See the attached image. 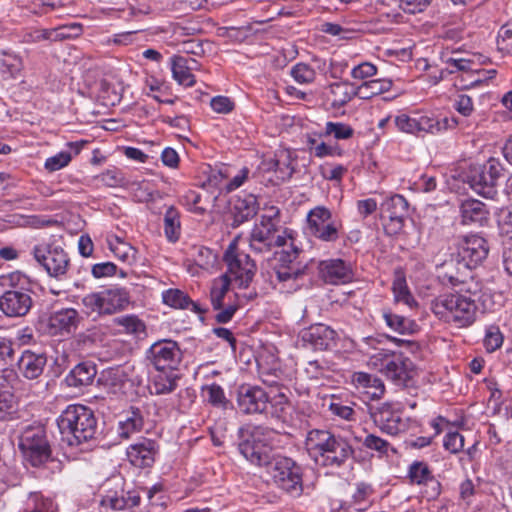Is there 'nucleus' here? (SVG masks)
Here are the masks:
<instances>
[{
    "label": "nucleus",
    "mask_w": 512,
    "mask_h": 512,
    "mask_svg": "<svg viewBox=\"0 0 512 512\" xmlns=\"http://www.w3.org/2000/svg\"><path fill=\"white\" fill-rule=\"evenodd\" d=\"M305 447L316 463L332 468L344 466L355 453L347 438L325 429L308 431Z\"/></svg>",
    "instance_id": "f257e3e1"
},
{
    "label": "nucleus",
    "mask_w": 512,
    "mask_h": 512,
    "mask_svg": "<svg viewBox=\"0 0 512 512\" xmlns=\"http://www.w3.org/2000/svg\"><path fill=\"white\" fill-rule=\"evenodd\" d=\"M57 425L62 439L70 446H77L96 437L98 431L94 412L81 404H73L60 414Z\"/></svg>",
    "instance_id": "f03ea898"
},
{
    "label": "nucleus",
    "mask_w": 512,
    "mask_h": 512,
    "mask_svg": "<svg viewBox=\"0 0 512 512\" xmlns=\"http://www.w3.org/2000/svg\"><path fill=\"white\" fill-rule=\"evenodd\" d=\"M277 432L267 426L247 424L238 430L239 452L252 464L264 466L274 458Z\"/></svg>",
    "instance_id": "7ed1b4c3"
},
{
    "label": "nucleus",
    "mask_w": 512,
    "mask_h": 512,
    "mask_svg": "<svg viewBox=\"0 0 512 512\" xmlns=\"http://www.w3.org/2000/svg\"><path fill=\"white\" fill-rule=\"evenodd\" d=\"M479 309L473 300L461 293L439 295L431 302L432 312L442 321L454 323L458 327H468L476 320Z\"/></svg>",
    "instance_id": "20e7f679"
},
{
    "label": "nucleus",
    "mask_w": 512,
    "mask_h": 512,
    "mask_svg": "<svg viewBox=\"0 0 512 512\" xmlns=\"http://www.w3.org/2000/svg\"><path fill=\"white\" fill-rule=\"evenodd\" d=\"M81 303L83 312L96 320L126 310L131 304V295L126 288L114 286L86 294Z\"/></svg>",
    "instance_id": "39448f33"
},
{
    "label": "nucleus",
    "mask_w": 512,
    "mask_h": 512,
    "mask_svg": "<svg viewBox=\"0 0 512 512\" xmlns=\"http://www.w3.org/2000/svg\"><path fill=\"white\" fill-rule=\"evenodd\" d=\"M501 163L490 158L485 164L470 165L463 172V182L478 195L493 199L497 194L498 180L502 176Z\"/></svg>",
    "instance_id": "423d86ee"
},
{
    "label": "nucleus",
    "mask_w": 512,
    "mask_h": 512,
    "mask_svg": "<svg viewBox=\"0 0 512 512\" xmlns=\"http://www.w3.org/2000/svg\"><path fill=\"white\" fill-rule=\"evenodd\" d=\"M301 250L290 245L289 249H282L275 253L276 264L273 268L277 281L282 284V289L296 291L301 287L298 283L308 269L307 264H301L297 261Z\"/></svg>",
    "instance_id": "0eeeda50"
},
{
    "label": "nucleus",
    "mask_w": 512,
    "mask_h": 512,
    "mask_svg": "<svg viewBox=\"0 0 512 512\" xmlns=\"http://www.w3.org/2000/svg\"><path fill=\"white\" fill-rule=\"evenodd\" d=\"M266 469L280 489L292 496H300L302 494V467L293 459L284 456H274L266 465Z\"/></svg>",
    "instance_id": "6e6552de"
},
{
    "label": "nucleus",
    "mask_w": 512,
    "mask_h": 512,
    "mask_svg": "<svg viewBox=\"0 0 512 512\" xmlns=\"http://www.w3.org/2000/svg\"><path fill=\"white\" fill-rule=\"evenodd\" d=\"M18 446L24 458L34 467L44 464L51 457L46 431L41 425L25 427L19 436Z\"/></svg>",
    "instance_id": "1a4fd4ad"
},
{
    "label": "nucleus",
    "mask_w": 512,
    "mask_h": 512,
    "mask_svg": "<svg viewBox=\"0 0 512 512\" xmlns=\"http://www.w3.org/2000/svg\"><path fill=\"white\" fill-rule=\"evenodd\" d=\"M454 245L456 250L451 254L452 259L468 269L477 267L488 256V243L479 235L460 236Z\"/></svg>",
    "instance_id": "9d476101"
},
{
    "label": "nucleus",
    "mask_w": 512,
    "mask_h": 512,
    "mask_svg": "<svg viewBox=\"0 0 512 512\" xmlns=\"http://www.w3.org/2000/svg\"><path fill=\"white\" fill-rule=\"evenodd\" d=\"M32 254L49 276L61 278L67 273L70 260L61 246L41 243L33 247Z\"/></svg>",
    "instance_id": "9b49d317"
},
{
    "label": "nucleus",
    "mask_w": 512,
    "mask_h": 512,
    "mask_svg": "<svg viewBox=\"0 0 512 512\" xmlns=\"http://www.w3.org/2000/svg\"><path fill=\"white\" fill-rule=\"evenodd\" d=\"M223 259L228 267L226 273L229 276L233 275L240 287H248L257 270L251 257L246 253L239 252L237 244L232 242L226 249Z\"/></svg>",
    "instance_id": "f8f14e48"
},
{
    "label": "nucleus",
    "mask_w": 512,
    "mask_h": 512,
    "mask_svg": "<svg viewBox=\"0 0 512 512\" xmlns=\"http://www.w3.org/2000/svg\"><path fill=\"white\" fill-rule=\"evenodd\" d=\"M407 213L408 202L402 195L395 194L381 203L380 218L386 234H398L404 226Z\"/></svg>",
    "instance_id": "ddd939ff"
},
{
    "label": "nucleus",
    "mask_w": 512,
    "mask_h": 512,
    "mask_svg": "<svg viewBox=\"0 0 512 512\" xmlns=\"http://www.w3.org/2000/svg\"><path fill=\"white\" fill-rule=\"evenodd\" d=\"M146 359L158 370H175L182 359V352L177 342L163 339L150 346Z\"/></svg>",
    "instance_id": "4468645a"
},
{
    "label": "nucleus",
    "mask_w": 512,
    "mask_h": 512,
    "mask_svg": "<svg viewBox=\"0 0 512 512\" xmlns=\"http://www.w3.org/2000/svg\"><path fill=\"white\" fill-rule=\"evenodd\" d=\"M369 415L374 424L388 435H397L406 429V423L402 419L401 413L394 410L391 403L369 406Z\"/></svg>",
    "instance_id": "2eb2a0df"
},
{
    "label": "nucleus",
    "mask_w": 512,
    "mask_h": 512,
    "mask_svg": "<svg viewBox=\"0 0 512 512\" xmlns=\"http://www.w3.org/2000/svg\"><path fill=\"white\" fill-rule=\"evenodd\" d=\"M304 346L314 351H329L337 347L338 333L322 323L311 325L301 333Z\"/></svg>",
    "instance_id": "dca6fc26"
},
{
    "label": "nucleus",
    "mask_w": 512,
    "mask_h": 512,
    "mask_svg": "<svg viewBox=\"0 0 512 512\" xmlns=\"http://www.w3.org/2000/svg\"><path fill=\"white\" fill-rule=\"evenodd\" d=\"M33 306L31 291L12 289L0 296V311L9 318L26 316Z\"/></svg>",
    "instance_id": "f3484780"
},
{
    "label": "nucleus",
    "mask_w": 512,
    "mask_h": 512,
    "mask_svg": "<svg viewBox=\"0 0 512 512\" xmlns=\"http://www.w3.org/2000/svg\"><path fill=\"white\" fill-rule=\"evenodd\" d=\"M331 212L325 207H316L308 214L310 233L326 242H334L338 239V228L331 221Z\"/></svg>",
    "instance_id": "a211bd4d"
},
{
    "label": "nucleus",
    "mask_w": 512,
    "mask_h": 512,
    "mask_svg": "<svg viewBox=\"0 0 512 512\" xmlns=\"http://www.w3.org/2000/svg\"><path fill=\"white\" fill-rule=\"evenodd\" d=\"M269 395L261 387L242 385L237 392V405L244 414L268 412Z\"/></svg>",
    "instance_id": "6ab92c4d"
},
{
    "label": "nucleus",
    "mask_w": 512,
    "mask_h": 512,
    "mask_svg": "<svg viewBox=\"0 0 512 512\" xmlns=\"http://www.w3.org/2000/svg\"><path fill=\"white\" fill-rule=\"evenodd\" d=\"M318 270L320 277L329 284H344L353 278L351 264L342 259L321 261Z\"/></svg>",
    "instance_id": "aec40b11"
},
{
    "label": "nucleus",
    "mask_w": 512,
    "mask_h": 512,
    "mask_svg": "<svg viewBox=\"0 0 512 512\" xmlns=\"http://www.w3.org/2000/svg\"><path fill=\"white\" fill-rule=\"evenodd\" d=\"M158 453V445L152 439L143 438L130 445L127 449V457L130 463L138 468L151 467Z\"/></svg>",
    "instance_id": "412c9836"
},
{
    "label": "nucleus",
    "mask_w": 512,
    "mask_h": 512,
    "mask_svg": "<svg viewBox=\"0 0 512 512\" xmlns=\"http://www.w3.org/2000/svg\"><path fill=\"white\" fill-rule=\"evenodd\" d=\"M383 374L392 380L395 385L407 387L413 377V363L409 358L403 356V354L396 353L392 356V359L386 363Z\"/></svg>",
    "instance_id": "4be33fe9"
},
{
    "label": "nucleus",
    "mask_w": 512,
    "mask_h": 512,
    "mask_svg": "<svg viewBox=\"0 0 512 512\" xmlns=\"http://www.w3.org/2000/svg\"><path fill=\"white\" fill-rule=\"evenodd\" d=\"M351 382L355 388L370 400H379L385 393V385L379 377L366 372H354Z\"/></svg>",
    "instance_id": "5701e85b"
},
{
    "label": "nucleus",
    "mask_w": 512,
    "mask_h": 512,
    "mask_svg": "<svg viewBox=\"0 0 512 512\" xmlns=\"http://www.w3.org/2000/svg\"><path fill=\"white\" fill-rule=\"evenodd\" d=\"M230 205V213L233 217L231 226L233 228L249 221L258 212V203L253 195H247L243 198L236 196L231 199Z\"/></svg>",
    "instance_id": "b1692460"
},
{
    "label": "nucleus",
    "mask_w": 512,
    "mask_h": 512,
    "mask_svg": "<svg viewBox=\"0 0 512 512\" xmlns=\"http://www.w3.org/2000/svg\"><path fill=\"white\" fill-rule=\"evenodd\" d=\"M47 363V358L43 353H35L31 350L22 352L17 361L19 372L29 380L37 379L42 375Z\"/></svg>",
    "instance_id": "393cba45"
},
{
    "label": "nucleus",
    "mask_w": 512,
    "mask_h": 512,
    "mask_svg": "<svg viewBox=\"0 0 512 512\" xmlns=\"http://www.w3.org/2000/svg\"><path fill=\"white\" fill-rule=\"evenodd\" d=\"M417 118V126H416V134L421 132L438 134L447 129H453L456 126H463L465 121H458L455 117H444V118H436L433 116H428L424 114L416 113Z\"/></svg>",
    "instance_id": "a878e982"
},
{
    "label": "nucleus",
    "mask_w": 512,
    "mask_h": 512,
    "mask_svg": "<svg viewBox=\"0 0 512 512\" xmlns=\"http://www.w3.org/2000/svg\"><path fill=\"white\" fill-rule=\"evenodd\" d=\"M79 321L78 311L73 308H64L51 313L48 326L52 334L70 333L76 329Z\"/></svg>",
    "instance_id": "bb28decb"
},
{
    "label": "nucleus",
    "mask_w": 512,
    "mask_h": 512,
    "mask_svg": "<svg viewBox=\"0 0 512 512\" xmlns=\"http://www.w3.org/2000/svg\"><path fill=\"white\" fill-rule=\"evenodd\" d=\"M97 375V367L90 361L78 363L65 377L67 386L81 388L91 385Z\"/></svg>",
    "instance_id": "cd10ccee"
},
{
    "label": "nucleus",
    "mask_w": 512,
    "mask_h": 512,
    "mask_svg": "<svg viewBox=\"0 0 512 512\" xmlns=\"http://www.w3.org/2000/svg\"><path fill=\"white\" fill-rule=\"evenodd\" d=\"M460 214L462 223L465 225L479 224L483 225L488 220V211L481 201L467 199L460 205Z\"/></svg>",
    "instance_id": "c85d7f7f"
},
{
    "label": "nucleus",
    "mask_w": 512,
    "mask_h": 512,
    "mask_svg": "<svg viewBox=\"0 0 512 512\" xmlns=\"http://www.w3.org/2000/svg\"><path fill=\"white\" fill-rule=\"evenodd\" d=\"M144 419L140 409L131 407L130 410L121 415L118 422V435L123 438H129L133 433L139 432L143 428Z\"/></svg>",
    "instance_id": "c756f323"
},
{
    "label": "nucleus",
    "mask_w": 512,
    "mask_h": 512,
    "mask_svg": "<svg viewBox=\"0 0 512 512\" xmlns=\"http://www.w3.org/2000/svg\"><path fill=\"white\" fill-rule=\"evenodd\" d=\"M448 279L453 286H460L456 293L466 295L467 298L473 300V304L484 303L485 293H483V284L480 280L473 276L469 280H461L456 276H449Z\"/></svg>",
    "instance_id": "7c9ffc66"
},
{
    "label": "nucleus",
    "mask_w": 512,
    "mask_h": 512,
    "mask_svg": "<svg viewBox=\"0 0 512 512\" xmlns=\"http://www.w3.org/2000/svg\"><path fill=\"white\" fill-rule=\"evenodd\" d=\"M140 499L139 491L132 490L122 493L120 496L117 494L106 495L103 497L101 504L103 506H108L115 511H123L138 506Z\"/></svg>",
    "instance_id": "2f4dec72"
},
{
    "label": "nucleus",
    "mask_w": 512,
    "mask_h": 512,
    "mask_svg": "<svg viewBox=\"0 0 512 512\" xmlns=\"http://www.w3.org/2000/svg\"><path fill=\"white\" fill-rule=\"evenodd\" d=\"M392 87V81L389 79H373L363 82L355 88L353 95L360 99H370L374 96L387 92Z\"/></svg>",
    "instance_id": "473e14b6"
},
{
    "label": "nucleus",
    "mask_w": 512,
    "mask_h": 512,
    "mask_svg": "<svg viewBox=\"0 0 512 512\" xmlns=\"http://www.w3.org/2000/svg\"><path fill=\"white\" fill-rule=\"evenodd\" d=\"M23 69L22 58L10 51H0V72L4 78H16Z\"/></svg>",
    "instance_id": "72a5a7b5"
},
{
    "label": "nucleus",
    "mask_w": 512,
    "mask_h": 512,
    "mask_svg": "<svg viewBox=\"0 0 512 512\" xmlns=\"http://www.w3.org/2000/svg\"><path fill=\"white\" fill-rule=\"evenodd\" d=\"M171 69L173 78L180 84L191 87L195 84L196 80L192 72L187 66L186 57L181 55H174L171 58Z\"/></svg>",
    "instance_id": "f704fd0d"
},
{
    "label": "nucleus",
    "mask_w": 512,
    "mask_h": 512,
    "mask_svg": "<svg viewBox=\"0 0 512 512\" xmlns=\"http://www.w3.org/2000/svg\"><path fill=\"white\" fill-rule=\"evenodd\" d=\"M178 380L179 376L175 373V370H169L168 373L162 370L153 379L152 393L156 395L171 393L176 389Z\"/></svg>",
    "instance_id": "c9c22d12"
},
{
    "label": "nucleus",
    "mask_w": 512,
    "mask_h": 512,
    "mask_svg": "<svg viewBox=\"0 0 512 512\" xmlns=\"http://www.w3.org/2000/svg\"><path fill=\"white\" fill-rule=\"evenodd\" d=\"M383 318L389 328L400 334H413L418 328L414 320L391 311H384Z\"/></svg>",
    "instance_id": "e433bc0d"
},
{
    "label": "nucleus",
    "mask_w": 512,
    "mask_h": 512,
    "mask_svg": "<svg viewBox=\"0 0 512 512\" xmlns=\"http://www.w3.org/2000/svg\"><path fill=\"white\" fill-rule=\"evenodd\" d=\"M231 277L224 273L220 277L213 280L210 299L214 310L221 309L223 307V300L230 289Z\"/></svg>",
    "instance_id": "4c0bfd02"
},
{
    "label": "nucleus",
    "mask_w": 512,
    "mask_h": 512,
    "mask_svg": "<svg viewBox=\"0 0 512 512\" xmlns=\"http://www.w3.org/2000/svg\"><path fill=\"white\" fill-rule=\"evenodd\" d=\"M180 214L178 210L170 206L164 215V232L170 242H176L180 237Z\"/></svg>",
    "instance_id": "58836bf2"
},
{
    "label": "nucleus",
    "mask_w": 512,
    "mask_h": 512,
    "mask_svg": "<svg viewBox=\"0 0 512 512\" xmlns=\"http://www.w3.org/2000/svg\"><path fill=\"white\" fill-rule=\"evenodd\" d=\"M114 323L123 327L124 332L132 334L136 337H141L146 332L145 323L137 315H125L116 317Z\"/></svg>",
    "instance_id": "ea45409f"
},
{
    "label": "nucleus",
    "mask_w": 512,
    "mask_h": 512,
    "mask_svg": "<svg viewBox=\"0 0 512 512\" xmlns=\"http://www.w3.org/2000/svg\"><path fill=\"white\" fill-rule=\"evenodd\" d=\"M333 136L337 140H347L354 135V129L342 122H327L325 131L319 134V137Z\"/></svg>",
    "instance_id": "a19ab883"
},
{
    "label": "nucleus",
    "mask_w": 512,
    "mask_h": 512,
    "mask_svg": "<svg viewBox=\"0 0 512 512\" xmlns=\"http://www.w3.org/2000/svg\"><path fill=\"white\" fill-rule=\"evenodd\" d=\"M202 390L207 391V400L212 406L226 410L231 405L220 385L213 383L203 386Z\"/></svg>",
    "instance_id": "79ce46f5"
},
{
    "label": "nucleus",
    "mask_w": 512,
    "mask_h": 512,
    "mask_svg": "<svg viewBox=\"0 0 512 512\" xmlns=\"http://www.w3.org/2000/svg\"><path fill=\"white\" fill-rule=\"evenodd\" d=\"M163 302L171 307L188 309L190 297L179 289H168L162 294Z\"/></svg>",
    "instance_id": "37998d69"
},
{
    "label": "nucleus",
    "mask_w": 512,
    "mask_h": 512,
    "mask_svg": "<svg viewBox=\"0 0 512 512\" xmlns=\"http://www.w3.org/2000/svg\"><path fill=\"white\" fill-rule=\"evenodd\" d=\"M288 406L289 400L287 396L282 392H278L273 396H269L268 407H270V410L267 413L274 418L283 419L287 413Z\"/></svg>",
    "instance_id": "c03bdc74"
},
{
    "label": "nucleus",
    "mask_w": 512,
    "mask_h": 512,
    "mask_svg": "<svg viewBox=\"0 0 512 512\" xmlns=\"http://www.w3.org/2000/svg\"><path fill=\"white\" fill-rule=\"evenodd\" d=\"M392 290L396 302H403L409 307L416 305V301L407 287L405 278L397 277L393 282Z\"/></svg>",
    "instance_id": "a18cd8bd"
},
{
    "label": "nucleus",
    "mask_w": 512,
    "mask_h": 512,
    "mask_svg": "<svg viewBox=\"0 0 512 512\" xmlns=\"http://www.w3.org/2000/svg\"><path fill=\"white\" fill-rule=\"evenodd\" d=\"M408 476L412 484L423 485L433 474L426 463L415 461L409 467Z\"/></svg>",
    "instance_id": "49530a36"
},
{
    "label": "nucleus",
    "mask_w": 512,
    "mask_h": 512,
    "mask_svg": "<svg viewBox=\"0 0 512 512\" xmlns=\"http://www.w3.org/2000/svg\"><path fill=\"white\" fill-rule=\"evenodd\" d=\"M503 334L496 325H491L486 329L485 337L483 340L484 347L487 352H494L499 349L503 344Z\"/></svg>",
    "instance_id": "de8ad7c7"
},
{
    "label": "nucleus",
    "mask_w": 512,
    "mask_h": 512,
    "mask_svg": "<svg viewBox=\"0 0 512 512\" xmlns=\"http://www.w3.org/2000/svg\"><path fill=\"white\" fill-rule=\"evenodd\" d=\"M290 74L300 84L311 83L316 76L315 70L305 63H298L293 66Z\"/></svg>",
    "instance_id": "09e8293b"
},
{
    "label": "nucleus",
    "mask_w": 512,
    "mask_h": 512,
    "mask_svg": "<svg viewBox=\"0 0 512 512\" xmlns=\"http://www.w3.org/2000/svg\"><path fill=\"white\" fill-rule=\"evenodd\" d=\"M361 441L366 449L376 451L379 455H387L388 450L391 448L388 441L375 434H367Z\"/></svg>",
    "instance_id": "8fccbe9b"
},
{
    "label": "nucleus",
    "mask_w": 512,
    "mask_h": 512,
    "mask_svg": "<svg viewBox=\"0 0 512 512\" xmlns=\"http://www.w3.org/2000/svg\"><path fill=\"white\" fill-rule=\"evenodd\" d=\"M347 83H334L330 86V92L335 96L332 105L334 107H342L352 100L353 93L346 91Z\"/></svg>",
    "instance_id": "3c124183"
},
{
    "label": "nucleus",
    "mask_w": 512,
    "mask_h": 512,
    "mask_svg": "<svg viewBox=\"0 0 512 512\" xmlns=\"http://www.w3.org/2000/svg\"><path fill=\"white\" fill-rule=\"evenodd\" d=\"M497 46L500 51L512 54V23H506L500 28Z\"/></svg>",
    "instance_id": "603ef678"
},
{
    "label": "nucleus",
    "mask_w": 512,
    "mask_h": 512,
    "mask_svg": "<svg viewBox=\"0 0 512 512\" xmlns=\"http://www.w3.org/2000/svg\"><path fill=\"white\" fill-rule=\"evenodd\" d=\"M395 354V352H391L389 350H375V352L369 356L368 365L383 373L384 368H386V363H388Z\"/></svg>",
    "instance_id": "864d4df0"
},
{
    "label": "nucleus",
    "mask_w": 512,
    "mask_h": 512,
    "mask_svg": "<svg viewBox=\"0 0 512 512\" xmlns=\"http://www.w3.org/2000/svg\"><path fill=\"white\" fill-rule=\"evenodd\" d=\"M143 490L147 492V498L150 505L148 512H161V509L165 505L164 495L160 494L162 492L161 486L154 485L150 489Z\"/></svg>",
    "instance_id": "5fc2aeb1"
},
{
    "label": "nucleus",
    "mask_w": 512,
    "mask_h": 512,
    "mask_svg": "<svg viewBox=\"0 0 512 512\" xmlns=\"http://www.w3.org/2000/svg\"><path fill=\"white\" fill-rule=\"evenodd\" d=\"M71 159L72 155L70 152L61 151L58 154L47 158L44 166L48 171L54 172L67 166Z\"/></svg>",
    "instance_id": "6e6d98bb"
},
{
    "label": "nucleus",
    "mask_w": 512,
    "mask_h": 512,
    "mask_svg": "<svg viewBox=\"0 0 512 512\" xmlns=\"http://www.w3.org/2000/svg\"><path fill=\"white\" fill-rule=\"evenodd\" d=\"M464 441V436L459 432H449L444 437L443 446L446 450L456 454L463 450Z\"/></svg>",
    "instance_id": "4d7b16f0"
},
{
    "label": "nucleus",
    "mask_w": 512,
    "mask_h": 512,
    "mask_svg": "<svg viewBox=\"0 0 512 512\" xmlns=\"http://www.w3.org/2000/svg\"><path fill=\"white\" fill-rule=\"evenodd\" d=\"M179 52L194 56H202L205 53L204 43L202 40L197 38L183 40L179 43Z\"/></svg>",
    "instance_id": "13d9d810"
},
{
    "label": "nucleus",
    "mask_w": 512,
    "mask_h": 512,
    "mask_svg": "<svg viewBox=\"0 0 512 512\" xmlns=\"http://www.w3.org/2000/svg\"><path fill=\"white\" fill-rule=\"evenodd\" d=\"M395 126L402 132L416 134L417 118L413 115L400 114L394 119Z\"/></svg>",
    "instance_id": "bf43d9fd"
},
{
    "label": "nucleus",
    "mask_w": 512,
    "mask_h": 512,
    "mask_svg": "<svg viewBox=\"0 0 512 512\" xmlns=\"http://www.w3.org/2000/svg\"><path fill=\"white\" fill-rule=\"evenodd\" d=\"M210 106L216 113L222 114H227L234 109L233 101L226 96L213 97L210 101Z\"/></svg>",
    "instance_id": "052dcab7"
},
{
    "label": "nucleus",
    "mask_w": 512,
    "mask_h": 512,
    "mask_svg": "<svg viewBox=\"0 0 512 512\" xmlns=\"http://www.w3.org/2000/svg\"><path fill=\"white\" fill-rule=\"evenodd\" d=\"M342 152L343 151L339 146H331L325 142H320L316 146L311 147V153H314V155L318 158L334 155L341 156Z\"/></svg>",
    "instance_id": "680f3d73"
},
{
    "label": "nucleus",
    "mask_w": 512,
    "mask_h": 512,
    "mask_svg": "<svg viewBox=\"0 0 512 512\" xmlns=\"http://www.w3.org/2000/svg\"><path fill=\"white\" fill-rule=\"evenodd\" d=\"M423 496L427 500H435L441 493V483L433 476H431L423 485Z\"/></svg>",
    "instance_id": "e2e57ef3"
},
{
    "label": "nucleus",
    "mask_w": 512,
    "mask_h": 512,
    "mask_svg": "<svg viewBox=\"0 0 512 512\" xmlns=\"http://www.w3.org/2000/svg\"><path fill=\"white\" fill-rule=\"evenodd\" d=\"M14 360V349L11 340L0 336V366Z\"/></svg>",
    "instance_id": "0e129e2a"
},
{
    "label": "nucleus",
    "mask_w": 512,
    "mask_h": 512,
    "mask_svg": "<svg viewBox=\"0 0 512 512\" xmlns=\"http://www.w3.org/2000/svg\"><path fill=\"white\" fill-rule=\"evenodd\" d=\"M376 73L377 68L375 65L369 62H363L352 69L351 76L354 79L363 80L365 78L374 76Z\"/></svg>",
    "instance_id": "69168bd1"
},
{
    "label": "nucleus",
    "mask_w": 512,
    "mask_h": 512,
    "mask_svg": "<svg viewBox=\"0 0 512 512\" xmlns=\"http://www.w3.org/2000/svg\"><path fill=\"white\" fill-rule=\"evenodd\" d=\"M454 108L461 115L470 116L474 110L472 98L466 94L459 95L455 100Z\"/></svg>",
    "instance_id": "338daca9"
},
{
    "label": "nucleus",
    "mask_w": 512,
    "mask_h": 512,
    "mask_svg": "<svg viewBox=\"0 0 512 512\" xmlns=\"http://www.w3.org/2000/svg\"><path fill=\"white\" fill-rule=\"evenodd\" d=\"M446 63L452 67L449 71L450 73H454L455 71H464V72H474L473 69L474 62L470 59L465 58H454L450 57L446 60Z\"/></svg>",
    "instance_id": "774afa93"
}]
</instances>
